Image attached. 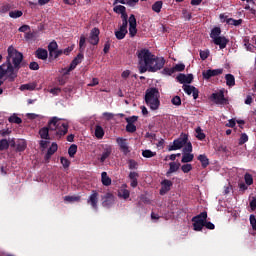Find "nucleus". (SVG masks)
<instances>
[{
    "mask_svg": "<svg viewBox=\"0 0 256 256\" xmlns=\"http://www.w3.org/2000/svg\"><path fill=\"white\" fill-rule=\"evenodd\" d=\"M58 45L56 41H52L48 45L49 57H53V51H57Z\"/></svg>",
    "mask_w": 256,
    "mask_h": 256,
    "instance_id": "nucleus-32",
    "label": "nucleus"
},
{
    "mask_svg": "<svg viewBox=\"0 0 256 256\" xmlns=\"http://www.w3.org/2000/svg\"><path fill=\"white\" fill-rule=\"evenodd\" d=\"M182 88L186 95H192L194 100L199 98V90L196 87L184 84Z\"/></svg>",
    "mask_w": 256,
    "mask_h": 256,
    "instance_id": "nucleus-15",
    "label": "nucleus"
},
{
    "mask_svg": "<svg viewBox=\"0 0 256 256\" xmlns=\"http://www.w3.org/2000/svg\"><path fill=\"white\" fill-rule=\"evenodd\" d=\"M62 55H64L63 50H54L53 56H50V58H53L54 60H56L57 58H59Z\"/></svg>",
    "mask_w": 256,
    "mask_h": 256,
    "instance_id": "nucleus-55",
    "label": "nucleus"
},
{
    "mask_svg": "<svg viewBox=\"0 0 256 256\" xmlns=\"http://www.w3.org/2000/svg\"><path fill=\"white\" fill-rule=\"evenodd\" d=\"M212 42L216 45L219 46V49H225L226 46L229 43L228 38L226 37H218V38H212Z\"/></svg>",
    "mask_w": 256,
    "mask_h": 256,
    "instance_id": "nucleus-18",
    "label": "nucleus"
},
{
    "mask_svg": "<svg viewBox=\"0 0 256 256\" xmlns=\"http://www.w3.org/2000/svg\"><path fill=\"white\" fill-rule=\"evenodd\" d=\"M12 131L9 129L0 130L1 137H7L8 135H11Z\"/></svg>",
    "mask_w": 256,
    "mask_h": 256,
    "instance_id": "nucleus-62",
    "label": "nucleus"
},
{
    "mask_svg": "<svg viewBox=\"0 0 256 256\" xmlns=\"http://www.w3.org/2000/svg\"><path fill=\"white\" fill-rule=\"evenodd\" d=\"M172 105L175 106H180L181 105V98L180 96H175L174 98L171 99Z\"/></svg>",
    "mask_w": 256,
    "mask_h": 256,
    "instance_id": "nucleus-56",
    "label": "nucleus"
},
{
    "mask_svg": "<svg viewBox=\"0 0 256 256\" xmlns=\"http://www.w3.org/2000/svg\"><path fill=\"white\" fill-rule=\"evenodd\" d=\"M138 119H139L138 116H130V117H127L125 120L127 124H134L137 122Z\"/></svg>",
    "mask_w": 256,
    "mask_h": 256,
    "instance_id": "nucleus-54",
    "label": "nucleus"
},
{
    "mask_svg": "<svg viewBox=\"0 0 256 256\" xmlns=\"http://www.w3.org/2000/svg\"><path fill=\"white\" fill-rule=\"evenodd\" d=\"M177 81L179 84H191L193 81V75L192 74H178Z\"/></svg>",
    "mask_w": 256,
    "mask_h": 256,
    "instance_id": "nucleus-19",
    "label": "nucleus"
},
{
    "mask_svg": "<svg viewBox=\"0 0 256 256\" xmlns=\"http://www.w3.org/2000/svg\"><path fill=\"white\" fill-rule=\"evenodd\" d=\"M221 33H222V31H221L220 27L212 28L211 33H210V37H211V39L223 38L224 36H220Z\"/></svg>",
    "mask_w": 256,
    "mask_h": 256,
    "instance_id": "nucleus-29",
    "label": "nucleus"
},
{
    "mask_svg": "<svg viewBox=\"0 0 256 256\" xmlns=\"http://www.w3.org/2000/svg\"><path fill=\"white\" fill-rule=\"evenodd\" d=\"M249 223L252 226V230L256 231V217L253 214L249 216Z\"/></svg>",
    "mask_w": 256,
    "mask_h": 256,
    "instance_id": "nucleus-49",
    "label": "nucleus"
},
{
    "mask_svg": "<svg viewBox=\"0 0 256 256\" xmlns=\"http://www.w3.org/2000/svg\"><path fill=\"white\" fill-rule=\"evenodd\" d=\"M207 58H209V51L200 50V59L204 61Z\"/></svg>",
    "mask_w": 256,
    "mask_h": 256,
    "instance_id": "nucleus-57",
    "label": "nucleus"
},
{
    "mask_svg": "<svg viewBox=\"0 0 256 256\" xmlns=\"http://www.w3.org/2000/svg\"><path fill=\"white\" fill-rule=\"evenodd\" d=\"M248 142V135L246 133H242L240 136V140H238V145H244Z\"/></svg>",
    "mask_w": 256,
    "mask_h": 256,
    "instance_id": "nucleus-48",
    "label": "nucleus"
},
{
    "mask_svg": "<svg viewBox=\"0 0 256 256\" xmlns=\"http://www.w3.org/2000/svg\"><path fill=\"white\" fill-rule=\"evenodd\" d=\"M137 57L138 71H140V74H144L147 71L155 73L165 66V59L155 57L148 49L138 50Z\"/></svg>",
    "mask_w": 256,
    "mask_h": 256,
    "instance_id": "nucleus-2",
    "label": "nucleus"
},
{
    "mask_svg": "<svg viewBox=\"0 0 256 256\" xmlns=\"http://www.w3.org/2000/svg\"><path fill=\"white\" fill-rule=\"evenodd\" d=\"M35 57H37L38 60H47L48 59V51L42 48H38L35 51Z\"/></svg>",
    "mask_w": 256,
    "mask_h": 256,
    "instance_id": "nucleus-21",
    "label": "nucleus"
},
{
    "mask_svg": "<svg viewBox=\"0 0 256 256\" xmlns=\"http://www.w3.org/2000/svg\"><path fill=\"white\" fill-rule=\"evenodd\" d=\"M222 73H224L223 68L208 69V70L202 72V76H203L204 80L209 81L213 77L222 75Z\"/></svg>",
    "mask_w": 256,
    "mask_h": 256,
    "instance_id": "nucleus-11",
    "label": "nucleus"
},
{
    "mask_svg": "<svg viewBox=\"0 0 256 256\" xmlns=\"http://www.w3.org/2000/svg\"><path fill=\"white\" fill-rule=\"evenodd\" d=\"M23 16V12L20 10H15V11H10L9 12V17L12 19H18Z\"/></svg>",
    "mask_w": 256,
    "mask_h": 256,
    "instance_id": "nucleus-38",
    "label": "nucleus"
},
{
    "mask_svg": "<svg viewBox=\"0 0 256 256\" xmlns=\"http://www.w3.org/2000/svg\"><path fill=\"white\" fill-rule=\"evenodd\" d=\"M249 207L251 208L252 211L256 210V197H252L251 202H249Z\"/></svg>",
    "mask_w": 256,
    "mask_h": 256,
    "instance_id": "nucleus-60",
    "label": "nucleus"
},
{
    "mask_svg": "<svg viewBox=\"0 0 256 256\" xmlns=\"http://www.w3.org/2000/svg\"><path fill=\"white\" fill-rule=\"evenodd\" d=\"M193 158H194L193 154H191V153H184L182 155L181 162L184 163V164L185 163H190V162L193 161Z\"/></svg>",
    "mask_w": 256,
    "mask_h": 256,
    "instance_id": "nucleus-33",
    "label": "nucleus"
},
{
    "mask_svg": "<svg viewBox=\"0 0 256 256\" xmlns=\"http://www.w3.org/2000/svg\"><path fill=\"white\" fill-rule=\"evenodd\" d=\"M73 50H74L73 46H68L67 48H65L63 50V54L66 55V56H69Z\"/></svg>",
    "mask_w": 256,
    "mask_h": 256,
    "instance_id": "nucleus-63",
    "label": "nucleus"
},
{
    "mask_svg": "<svg viewBox=\"0 0 256 256\" xmlns=\"http://www.w3.org/2000/svg\"><path fill=\"white\" fill-rule=\"evenodd\" d=\"M85 43H86L85 36H80V39H79V51H80V53L78 55H76L74 60H72V62L70 64V70H75V68H77V66L82 63V60H84L83 52H84V49H85Z\"/></svg>",
    "mask_w": 256,
    "mask_h": 256,
    "instance_id": "nucleus-6",
    "label": "nucleus"
},
{
    "mask_svg": "<svg viewBox=\"0 0 256 256\" xmlns=\"http://www.w3.org/2000/svg\"><path fill=\"white\" fill-rule=\"evenodd\" d=\"M195 132H196L197 140L203 141L204 139H206V134L203 133V130L201 127H197Z\"/></svg>",
    "mask_w": 256,
    "mask_h": 256,
    "instance_id": "nucleus-35",
    "label": "nucleus"
},
{
    "mask_svg": "<svg viewBox=\"0 0 256 256\" xmlns=\"http://www.w3.org/2000/svg\"><path fill=\"white\" fill-rule=\"evenodd\" d=\"M77 145L75 144H72L70 146V148H68V155L71 157V158H74L75 154L77 153Z\"/></svg>",
    "mask_w": 256,
    "mask_h": 256,
    "instance_id": "nucleus-43",
    "label": "nucleus"
},
{
    "mask_svg": "<svg viewBox=\"0 0 256 256\" xmlns=\"http://www.w3.org/2000/svg\"><path fill=\"white\" fill-rule=\"evenodd\" d=\"M127 33V25H120L119 30L115 31V37L121 41L126 37Z\"/></svg>",
    "mask_w": 256,
    "mask_h": 256,
    "instance_id": "nucleus-20",
    "label": "nucleus"
},
{
    "mask_svg": "<svg viewBox=\"0 0 256 256\" xmlns=\"http://www.w3.org/2000/svg\"><path fill=\"white\" fill-rule=\"evenodd\" d=\"M118 197L122 198L124 200L129 199V197H130L129 190H127V189H120L119 192H118Z\"/></svg>",
    "mask_w": 256,
    "mask_h": 256,
    "instance_id": "nucleus-34",
    "label": "nucleus"
},
{
    "mask_svg": "<svg viewBox=\"0 0 256 256\" xmlns=\"http://www.w3.org/2000/svg\"><path fill=\"white\" fill-rule=\"evenodd\" d=\"M23 67V53L9 46L6 61L0 66V87L7 80L10 83L14 82L18 78L20 68Z\"/></svg>",
    "mask_w": 256,
    "mask_h": 256,
    "instance_id": "nucleus-1",
    "label": "nucleus"
},
{
    "mask_svg": "<svg viewBox=\"0 0 256 256\" xmlns=\"http://www.w3.org/2000/svg\"><path fill=\"white\" fill-rule=\"evenodd\" d=\"M120 18H122V25L127 26L129 24V35L130 38H134L137 34V20L134 14H131L130 17L127 16V13H120Z\"/></svg>",
    "mask_w": 256,
    "mask_h": 256,
    "instance_id": "nucleus-5",
    "label": "nucleus"
},
{
    "mask_svg": "<svg viewBox=\"0 0 256 256\" xmlns=\"http://www.w3.org/2000/svg\"><path fill=\"white\" fill-rule=\"evenodd\" d=\"M116 143H118L120 151L126 156L130 153L129 146H127V140L125 138H116Z\"/></svg>",
    "mask_w": 256,
    "mask_h": 256,
    "instance_id": "nucleus-17",
    "label": "nucleus"
},
{
    "mask_svg": "<svg viewBox=\"0 0 256 256\" xmlns=\"http://www.w3.org/2000/svg\"><path fill=\"white\" fill-rule=\"evenodd\" d=\"M64 201L65 202H79V201H81V197L80 196H65Z\"/></svg>",
    "mask_w": 256,
    "mask_h": 256,
    "instance_id": "nucleus-44",
    "label": "nucleus"
},
{
    "mask_svg": "<svg viewBox=\"0 0 256 256\" xmlns=\"http://www.w3.org/2000/svg\"><path fill=\"white\" fill-rule=\"evenodd\" d=\"M182 18H184L185 21H190L192 19V13L188 12L187 9H182Z\"/></svg>",
    "mask_w": 256,
    "mask_h": 256,
    "instance_id": "nucleus-46",
    "label": "nucleus"
},
{
    "mask_svg": "<svg viewBox=\"0 0 256 256\" xmlns=\"http://www.w3.org/2000/svg\"><path fill=\"white\" fill-rule=\"evenodd\" d=\"M99 192L96 190L92 191V194H90L89 198H87V205H90L94 211H97L99 209Z\"/></svg>",
    "mask_w": 256,
    "mask_h": 256,
    "instance_id": "nucleus-10",
    "label": "nucleus"
},
{
    "mask_svg": "<svg viewBox=\"0 0 256 256\" xmlns=\"http://www.w3.org/2000/svg\"><path fill=\"white\" fill-rule=\"evenodd\" d=\"M101 183H102V185L107 186V187L111 185L112 180L110 177H108L107 172L101 173Z\"/></svg>",
    "mask_w": 256,
    "mask_h": 256,
    "instance_id": "nucleus-26",
    "label": "nucleus"
},
{
    "mask_svg": "<svg viewBox=\"0 0 256 256\" xmlns=\"http://www.w3.org/2000/svg\"><path fill=\"white\" fill-rule=\"evenodd\" d=\"M181 170L184 173H189L192 170V164H184L181 166Z\"/></svg>",
    "mask_w": 256,
    "mask_h": 256,
    "instance_id": "nucleus-52",
    "label": "nucleus"
},
{
    "mask_svg": "<svg viewBox=\"0 0 256 256\" xmlns=\"http://www.w3.org/2000/svg\"><path fill=\"white\" fill-rule=\"evenodd\" d=\"M206 221H207V212L206 211L200 213L197 216H194L192 218L193 230L197 231V232L202 231Z\"/></svg>",
    "mask_w": 256,
    "mask_h": 256,
    "instance_id": "nucleus-8",
    "label": "nucleus"
},
{
    "mask_svg": "<svg viewBox=\"0 0 256 256\" xmlns=\"http://www.w3.org/2000/svg\"><path fill=\"white\" fill-rule=\"evenodd\" d=\"M35 89V85L28 83V84H23L20 86V91H33Z\"/></svg>",
    "mask_w": 256,
    "mask_h": 256,
    "instance_id": "nucleus-42",
    "label": "nucleus"
},
{
    "mask_svg": "<svg viewBox=\"0 0 256 256\" xmlns=\"http://www.w3.org/2000/svg\"><path fill=\"white\" fill-rule=\"evenodd\" d=\"M156 156V152L151 151V150H144L142 151V157L146 159H151L152 157Z\"/></svg>",
    "mask_w": 256,
    "mask_h": 256,
    "instance_id": "nucleus-39",
    "label": "nucleus"
},
{
    "mask_svg": "<svg viewBox=\"0 0 256 256\" xmlns=\"http://www.w3.org/2000/svg\"><path fill=\"white\" fill-rule=\"evenodd\" d=\"M99 35H100L99 28H93L92 31H90L89 43L93 46H97L100 41Z\"/></svg>",
    "mask_w": 256,
    "mask_h": 256,
    "instance_id": "nucleus-14",
    "label": "nucleus"
},
{
    "mask_svg": "<svg viewBox=\"0 0 256 256\" xmlns=\"http://www.w3.org/2000/svg\"><path fill=\"white\" fill-rule=\"evenodd\" d=\"M244 180L245 184H247L248 186L253 185L254 183L253 175H251L250 173H245Z\"/></svg>",
    "mask_w": 256,
    "mask_h": 256,
    "instance_id": "nucleus-40",
    "label": "nucleus"
},
{
    "mask_svg": "<svg viewBox=\"0 0 256 256\" xmlns=\"http://www.w3.org/2000/svg\"><path fill=\"white\" fill-rule=\"evenodd\" d=\"M184 153H189L191 154L193 151V147H192V143L188 142L186 143V146L184 147V149L182 150Z\"/></svg>",
    "mask_w": 256,
    "mask_h": 256,
    "instance_id": "nucleus-51",
    "label": "nucleus"
},
{
    "mask_svg": "<svg viewBox=\"0 0 256 256\" xmlns=\"http://www.w3.org/2000/svg\"><path fill=\"white\" fill-rule=\"evenodd\" d=\"M114 12L116 14H125L126 13V7L122 5H118L114 7Z\"/></svg>",
    "mask_w": 256,
    "mask_h": 256,
    "instance_id": "nucleus-47",
    "label": "nucleus"
},
{
    "mask_svg": "<svg viewBox=\"0 0 256 256\" xmlns=\"http://www.w3.org/2000/svg\"><path fill=\"white\" fill-rule=\"evenodd\" d=\"M197 160L200 161L201 167H203V169L209 167L210 160L209 158H207L206 154H200L199 156H197Z\"/></svg>",
    "mask_w": 256,
    "mask_h": 256,
    "instance_id": "nucleus-23",
    "label": "nucleus"
},
{
    "mask_svg": "<svg viewBox=\"0 0 256 256\" xmlns=\"http://www.w3.org/2000/svg\"><path fill=\"white\" fill-rule=\"evenodd\" d=\"M170 166V168L168 169V171L166 172V176L170 177L171 174H173L174 172H177L178 169H180L181 164L180 163H176V162H170V164H168Z\"/></svg>",
    "mask_w": 256,
    "mask_h": 256,
    "instance_id": "nucleus-22",
    "label": "nucleus"
},
{
    "mask_svg": "<svg viewBox=\"0 0 256 256\" xmlns=\"http://www.w3.org/2000/svg\"><path fill=\"white\" fill-rule=\"evenodd\" d=\"M182 71H185V65L183 63H179L172 68H164L162 73L163 75L171 76L176 72H182Z\"/></svg>",
    "mask_w": 256,
    "mask_h": 256,
    "instance_id": "nucleus-12",
    "label": "nucleus"
},
{
    "mask_svg": "<svg viewBox=\"0 0 256 256\" xmlns=\"http://www.w3.org/2000/svg\"><path fill=\"white\" fill-rule=\"evenodd\" d=\"M27 148V143L26 140H18L16 143V151L17 152H23Z\"/></svg>",
    "mask_w": 256,
    "mask_h": 256,
    "instance_id": "nucleus-27",
    "label": "nucleus"
},
{
    "mask_svg": "<svg viewBox=\"0 0 256 256\" xmlns=\"http://www.w3.org/2000/svg\"><path fill=\"white\" fill-rule=\"evenodd\" d=\"M244 42H245V44H244L245 49H247V51L253 52L254 45L250 44L247 39H244Z\"/></svg>",
    "mask_w": 256,
    "mask_h": 256,
    "instance_id": "nucleus-58",
    "label": "nucleus"
},
{
    "mask_svg": "<svg viewBox=\"0 0 256 256\" xmlns=\"http://www.w3.org/2000/svg\"><path fill=\"white\" fill-rule=\"evenodd\" d=\"M137 177H139V173H137V172H130V174H129L130 180H137Z\"/></svg>",
    "mask_w": 256,
    "mask_h": 256,
    "instance_id": "nucleus-64",
    "label": "nucleus"
},
{
    "mask_svg": "<svg viewBox=\"0 0 256 256\" xmlns=\"http://www.w3.org/2000/svg\"><path fill=\"white\" fill-rule=\"evenodd\" d=\"M162 8H163V2L162 1H156L152 5V11L155 12L156 14L161 13Z\"/></svg>",
    "mask_w": 256,
    "mask_h": 256,
    "instance_id": "nucleus-31",
    "label": "nucleus"
},
{
    "mask_svg": "<svg viewBox=\"0 0 256 256\" xmlns=\"http://www.w3.org/2000/svg\"><path fill=\"white\" fill-rule=\"evenodd\" d=\"M226 23L227 25H232V26H240L242 23H243V20L242 19H238V20H235L233 18H229L226 20Z\"/></svg>",
    "mask_w": 256,
    "mask_h": 256,
    "instance_id": "nucleus-37",
    "label": "nucleus"
},
{
    "mask_svg": "<svg viewBox=\"0 0 256 256\" xmlns=\"http://www.w3.org/2000/svg\"><path fill=\"white\" fill-rule=\"evenodd\" d=\"M111 153H112V148L111 147L105 148L104 152H102V154H101L100 162L104 163L105 160H107L111 156Z\"/></svg>",
    "mask_w": 256,
    "mask_h": 256,
    "instance_id": "nucleus-25",
    "label": "nucleus"
},
{
    "mask_svg": "<svg viewBox=\"0 0 256 256\" xmlns=\"http://www.w3.org/2000/svg\"><path fill=\"white\" fill-rule=\"evenodd\" d=\"M29 68L31 71H38L40 69V66L37 62H31Z\"/></svg>",
    "mask_w": 256,
    "mask_h": 256,
    "instance_id": "nucleus-59",
    "label": "nucleus"
},
{
    "mask_svg": "<svg viewBox=\"0 0 256 256\" xmlns=\"http://www.w3.org/2000/svg\"><path fill=\"white\" fill-rule=\"evenodd\" d=\"M226 85L227 87H234L235 86V76L232 74L225 75Z\"/></svg>",
    "mask_w": 256,
    "mask_h": 256,
    "instance_id": "nucleus-30",
    "label": "nucleus"
},
{
    "mask_svg": "<svg viewBox=\"0 0 256 256\" xmlns=\"http://www.w3.org/2000/svg\"><path fill=\"white\" fill-rule=\"evenodd\" d=\"M115 204V197L111 193H107L102 197V207L110 209Z\"/></svg>",
    "mask_w": 256,
    "mask_h": 256,
    "instance_id": "nucleus-13",
    "label": "nucleus"
},
{
    "mask_svg": "<svg viewBox=\"0 0 256 256\" xmlns=\"http://www.w3.org/2000/svg\"><path fill=\"white\" fill-rule=\"evenodd\" d=\"M210 100L215 105H227L229 104V100L225 98L224 91L219 90L218 92H214L210 96Z\"/></svg>",
    "mask_w": 256,
    "mask_h": 256,
    "instance_id": "nucleus-9",
    "label": "nucleus"
},
{
    "mask_svg": "<svg viewBox=\"0 0 256 256\" xmlns=\"http://www.w3.org/2000/svg\"><path fill=\"white\" fill-rule=\"evenodd\" d=\"M60 162L64 169H68L70 167L71 162L68 158L61 156Z\"/></svg>",
    "mask_w": 256,
    "mask_h": 256,
    "instance_id": "nucleus-45",
    "label": "nucleus"
},
{
    "mask_svg": "<svg viewBox=\"0 0 256 256\" xmlns=\"http://www.w3.org/2000/svg\"><path fill=\"white\" fill-rule=\"evenodd\" d=\"M160 185H162V188H160V195L165 196L169 193L171 187H173V182L171 180L164 179Z\"/></svg>",
    "mask_w": 256,
    "mask_h": 256,
    "instance_id": "nucleus-16",
    "label": "nucleus"
},
{
    "mask_svg": "<svg viewBox=\"0 0 256 256\" xmlns=\"http://www.w3.org/2000/svg\"><path fill=\"white\" fill-rule=\"evenodd\" d=\"M188 144V135L182 133L178 139L172 141V144L168 146V151H178Z\"/></svg>",
    "mask_w": 256,
    "mask_h": 256,
    "instance_id": "nucleus-7",
    "label": "nucleus"
},
{
    "mask_svg": "<svg viewBox=\"0 0 256 256\" xmlns=\"http://www.w3.org/2000/svg\"><path fill=\"white\" fill-rule=\"evenodd\" d=\"M57 151V143H52V146L48 148V152L45 155L46 160H50L52 155Z\"/></svg>",
    "mask_w": 256,
    "mask_h": 256,
    "instance_id": "nucleus-24",
    "label": "nucleus"
},
{
    "mask_svg": "<svg viewBox=\"0 0 256 256\" xmlns=\"http://www.w3.org/2000/svg\"><path fill=\"white\" fill-rule=\"evenodd\" d=\"M9 148V142L7 139L0 140V151H7Z\"/></svg>",
    "mask_w": 256,
    "mask_h": 256,
    "instance_id": "nucleus-41",
    "label": "nucleus"
},
{
    "mask_svg": "<svg viewBox=\"0 0 256 256\" xmlns=\"http://www.w3.org/2000/svg\"><path fill=\"white\" fill-rule=\"evenodd\" d=\"M204 227H206V229L208 230H214L215 229V225L213 223H211L210 221H207L204 223Z\"/></svg>",
    "mask_w": 256,
    "mask_h": 256,
    "instance_id": "nucleus-61",
    "label": "nucleus"
},
{
    "mask_svg": "<svg viewBox=\"0 0 256 256\" xmlns=\"http://www.w3.org/2000/svg\"><path fill=\"white\" fill-rule=\"evenodd\" d=\"M137 131V127L134 124H127L126 125V132L134 133Z\"/></svg>",
    "mask_w": 256,
    "mask_h": 256,
    "instance_id": "nucleus-50",
    "label": "nucleus"
},
{
    "mask_svg": "<svg viewBox=\"0 0 256 256\" xmlns=\"http://www.w3.org/2000/svg\"><path fill=\"white\" fill-rule=\"evenodd\" d=\"M49 132L54 138L60 139L69 132V124L61 122L59 118L54 116L49 120L48 127H42L39 130V136L43 140H50Z\"/></svg>",
    "mask_w": 256,
    "mask_h": 256,
    "instance_id": "nucleus-3",
    "label": "nucleus"
},
{
    "mask_svg": "<svg viewBox=\"0 0 256 256\" xmlns=\"http://www.w3.org/2000/svg\"><path fill=\"white\" fill-rule=\"evenodd\" d=\"M104 134L105 132L103 130V127H101L100 125H96V129L94 130V136H96L98 140H101L103 139Z\"/></svg>",
    "mask_w": 256,
    "mask_h": 256,
    "instance_id": "nucleus-28",
    "label": "nucleus"
},
{
    "mask_svg": "<svg viewBox=\"0 0 256 256\" xmlns=\"http://www.w3.org/2000/svg\"><path fill=\"white\" fill-rule=\"evenodd\" d=\"M158 96L159 91L155 87L149 88L145 92V103L152 111L158 110L159 106L161 105V101L159 100Z\"/></svg>",
    "mask_w": 256,
    "mask_h": 256,
    "instance_id": "nucleus-4",
    "label": "nucleus"
},
{
    "mask_svg": "<svg viewBox=\"0 0 256 256\" xmlns=\"http://www.w3.org/2000/svg\"><path fill=\"white\" fill-rule=\"evenodd\" d=\"M8 121L11 124H17V125L22 124V119L19 116L15 115V114L10 116Z\"/></svg>",
    "mask_w": 256,
    "mask_h": 256,
    "instance_id": "nucleus-36",
    "label": "nucleus"
},
{
    "mask_svg": "<svg viewBox=\"0 0 256 256\" xmlns=\"http://www.w3.org/2000/svg\"><path fill=\"white\" fill-rule=\"evenodd\" d=\"M139 167V163L136 162L134 159H129V169H137Z\"/></svg>",
    "mask_w": 256,
    "mask_h": 256,
    "instance_id": "nucleus-53",
    "label": "nucleus"
}]
</instances>
